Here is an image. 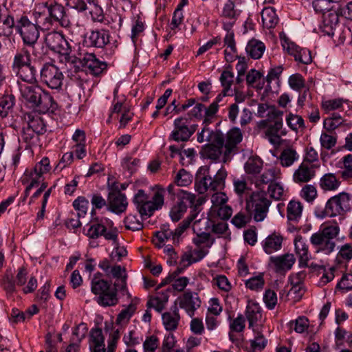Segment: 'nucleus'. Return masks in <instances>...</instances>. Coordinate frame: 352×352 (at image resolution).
<instances>
[{
	"mask_svg": "<svg viewBox=\"0 0 352 352\" xmlns=\"http://www.w3.org/2000/svg\"><path fill=\"white\" fill-rule=\"evenodd\" d=\"M227 171L224 168H221L217 173L212 177L210 175V168L208 166H202L196 174L195 188L199 194H204L208 190H221L225 188Z\"/></svg>",
	"mask_w": 352,
	"mask_h": 352,
	"instance_id": "f257e3e1",
	"label": "nucleus"
},
{
	"mask_svg": "<svg viewBox=\"0 0 352 352\" xmlns=\"http://www.w3.org/2000/svg\"><path fill=\"white\" fill-rule=\"evenodd\" d=\"M164 190L161 188L151 199L144 190H138L133 198V203L142 220L151 217L155 210L162 208L164 205Z\"/></svg>",
	"mask_w": 352,
	"mask_h": 352,
	"instance_id": "f03ea898",
	"label": "nucleus"
},
{
	"mask_svg": "<svg viewBox=\"0 0 352 352\" xmlns=\"http://www.w3.org/2000/svg\"><path fill=\"white\" fill-rule=\"evenodd\" d=\"M340 228L338 226H327L321 228L310 237L311 244L316 252L329 254L333 252L336 243L333 239L338 235Z\"/></svg>",
	"mask_w": 352,
	"mask_h": 352,
	"instance_id": "7ed1b4c3",
	"label": "nucleus"
},
{
	"mask_svg": "<svg viewBox=\"0 0 352 352\" xmlns=\"http://www.w3.org/2000/svg\"><path fill=\"white\" fill-rule=\"evenodd\" d=\"M202 203L201 199H197L195 195L186 191L182 192L179 201L170 211V217L172 221L174 222L178 221L186 211L187 208L190 207L192 210L190 215L185 220L190 219L191 223L199 212V207Z\"/></svg>",
	"mask_w": 352,
	"mask_h": 352,
	"instance_id": "20e7f679",
	"label": "nucleus"
},
{
	"mask_svg": "<svg viewBox=\"0 0 352 352\" xmlns=\"http://www.w3.org/2000/svg\"><path fill=\"white\" fill-rule=\"evenodd\" d=\"M111 281L91 279V291L98 296L96 300L100 306L111 307L118 302V298H116V291H111Z\"/></svg>",
	"mask_w": 352,
	"mask_h": 352,
	"instance_id": "39448f33",
	"label": "nucleus"
},
{
	"mask_svg": "<svg viewBox=\"0 0 352 352\" xmlns=\"http://www.w3.org/2000/svg\"><path fill=\"white\" fill-rule=\"evenodd\" d=\"M271 201L263 192H253L246 201V210L255 221H262L266 217Z\"/></svg>",
	"mask_w": 352,
	"mask_h": 352,
	"instance_id": "423d86ee",
	"label": "nucleus"
},
{
	"mask_svg": "<svg viewBox=\"0 0 352 352\" xmlns=\"http://www.w3.org/2000/svg\"><path fill=\"white\" fill-rule=\"evenodd\" d=\"M351 195L345 192L331 197L326 203L324 215L333 217L344 214L351 209Z\"/></svg>",
	"mask_w": 352,
	"mask_h": 352,
	"instance_id": "0eeeda50",
	"label": "nucleus"
},
{
	"mask_svg": "<svg viewBox=\"0 0 352 352\" xmlns=\"http://www.w3.org/2000/svg\"><path fill=\"white\" fill-rule=\"evenodd\" d=\"M75 68L80 69L87 74L98 76L102 74L107 67L104 61L99 60L94 54L86 53L82 57H75L72 60Z\"/></svg>",
	"mask_w": 352,
	"mask_h": 352,
	"instance_id": "6e6552de",
	"label": "nucleus"
},
{
	"mask_svg": "<svg viewBox=\"0 0 352 352\" xmlns=\"http://www.w3.org/2000/svg\"><path fill=\"white\" fill-rule=\"evenodd\" d=\"M190 219L182 221L178 227L173 230L170 228L168 223L161 226L160 230L154 233L153 243L158 248H162L164 245V242L168 240H173V243L178 242L179 236L189 227Z\"/></svg>",
	"mask_w": 352,
	"mask_h": 352,
	"instance_id": "1a4fd4ad",
	"label": "nucleus"
},
{
	"mask_svg": "<svg viewBox=\"0 0 352 352\" xmlns=\"http://www.w3.org/2000/svg\"><path fill=\"white\" fill-rule=\"evenodd\" d=\"M16 32L21 36L23 43L32 47H34L40 35L37 25L23 14L17 19Z\"/></svg>",
	"mask_w": 352,
	"mask_h": 352,
	"instance_id": "9d476101",
	"label": "nucleus"
},
{
	"mask_svg": "<svg viewBox=\"0 0 352 352\" xmlns=\"http://www.w3.org/2000/svg\"><path fill=\"white\" fill-rule=\"evenodd\" d=\"M63 74L54 64L45 63L41 70V81L52 89H60L63 85Z\"/></svg>",
	"mask_w": 352,
	"mask_h": 352,
	"instance_id": "9b49d317",
	"label": "nucleus"
},
{
	"mask_svg": "<svg viewBox=\"0 0 352 352\" xmlns=\"http://www.w3.org/2000/svg\"><path fill=\"white\" fill-rule=\"evenodd\" d=\"M50 168V160L47 157H43L36 164L34 168L25 170L21 179L22 184H28V186L32 188L35 187L41 181L43 175L48 173Z\"/></svg>",
	"mask_w": 352,
	"mask_h": 352,
	"instance_id": "f8f14e48",
	"label": "nucleus"
},
{
	"mask_svg": "<svg viewBox=\"0 0 352 352\" xmlns=\"http://www.w3.org/2000/svg\"><path fill=\"white\" fill-rule=\"evenodd\" d=\"M45 43L50 50L62 56H67L72 52L69 42L58 32H48L45 36Z\"/></svg>",
	"mask_w": 352,
	"mask_h": 352,
	"instance_id": "ddd939ff",
	"label": "nucleus"
},
{
	"mask_svg": "<svg viewBox=\"0 0 352 352\" xmlns=\"http://www.w3.org/2000/svg\"><path fill=\"white\" fill-rule=\"evenodd\" d=\"M224 136L219 132L215 133L211 144H208L204 148V155L211 160H217L223 155L224 161Z\"/></svg>",
	"mask_w": 352,
	"mask_h": 352,
	"instance_id": "4468645a",
	"label": "nucleus"
},
{
	"mask_svg": "<svg viewBox=\"0 0 352 352\" xmlns=\"http://www.w3.org/2000/svg\"><path fill=\"white\" fill-rule=\"evenodd\" d=\"M43 6L54 23H58L63 27H68L70 25L69 16L63 6L55 1L46 2Z\"/></svg>",
	"mask_w": 352,
	"mask_h": 352,
	"instance_id": "2eb2a0df",
	"label": "nucleus"
},
{
	"mask_svg": "<svg viewBox=\"0 0 352 352\" xmlns=\"http://www.w3.org/2000/svg\"><path fill=\"white\" fill-rule=\"evenodd\" d=\"M188 119L179 117L174 120V129L169 136V140L176 142H187L192 136V131L188 129Z\"/></svg>",
	"mask_w": 352,
	"mask_h": 352,
	"instance_id": "dca6fc26",
	"label": "nucleus"
},
{
	"mask_svg": "<svg viewBox=\"0 0 352 352\" xmlns=\"http://www.w3.org/2000/svg\"><path fill=\"white\" fill-rule=\"evenodd\" d=\"M296 262V258L293 254H284L280 256L270 257L269 265L276 273L284 274L290 270Z\"/></svg>",
	"mask_w": 352,
	"mask_h": 352,
	"instance_id": "f3484780",
	"label": "nucleus"
},
{
	"mask_svg": "<svg viewBox=\"0 0 352 352\" xmlns=\"http://www.w3.org/2000/svg\"><path fill=\"white\" fill-rule=\"evenodd\" d=\"M14 12L8 10L0 13V36L10 37L15 29L16 30L17 19Z\"/></svg>",
	"mask_w": 352,
	"mask_h": 352,
	"instance_id": "a211bd4d",
	"label": "nucleus"
},
{
	"mask_svg": "<svg viewBox=\"0 0 352 352\" xmlns=\"http://www.w3.org/2000/svg\"><path fill=\"white\" fill-rule=\"evenodd\" d=\"M243 139V134L240 129L234 127L230 130L224 139V162L229 160L230 155L236 153V146Z\"/></svg>",
	"mask_w": 352,
	"mask_h": 352,
	"instance_id": "6ab92c4d",
	"label": "nucleus"
},
{
	"mask_svg": "<svg viewBox=\"0 0 352 352\" xmlns=\"http://www.w3.org/2000/svg\"><path fill=\"white\" fill-rule=\"evenodd\" d=\"M178 300L180 308L184 309L190 317H192L195 311L201 306V300L196 292L187 291Z\"/></svg>",
	"mask_w": 352,
	"mask_h": 352,
	"instance_id": "aec40b11",
	"label": "nucleus"
},
{
	"mask_svg": "<svg viewBox=\"0 0 352 352\" xmlns=\"http://www.w3.org/2000/svg\"><path fill=\"white\" fill-rule=\"evenodd\" d=\"M109 42V33L105 30H93L85 37L84 43L87 47L102 48Z\"/></svg>",
	"mask_w": 352,
	"mask_h": 352,
	"instance_id": "412c9836",
	"label": "nucleus"
},
{
	"mask_svg": "<svg viewBox=\"0 0 352 352\" xmlns=\"http://www.w3.org/2000/svg\"><path fill=\"white\" fill-rule=\"evenodd\" d=\"M32 107H35L40 113H45L48 111L54 112L57 108V104L52 96L43 89L42 93L38 95Z\"/></svg>",
	"mask_w": 352,
	"mask_h": 352,
	"instance_id": "4be33fe9",
	"label": "nucleus"
},
{
	"mask_svg": "<svg viewBox=\"0 0 352 352\" xmlns=\"http://www.w3.org/2000/svg\"><path fill=\"white\" fill-rule=\"evenodd\" d=\"M108 204L109 210L118 214L125 212L128 206L126 197L120 191L109 193Z\"/></svg>",
	"mask_w": 352,
	"mask_h": 352,
	"instance_id": "5701e85b",
	"label": "nucleus"
},
{
	"mask_svg": "<svg viewBox=\"0 0 352 352\" xmlns=\"http://www.w3.org/2000/svg\"><path fill=\"white\" fill-rule=\"evenodd\" d=\"M316 171L313 166L302 162L293 174V180L296 183H307L314 177Z\"/></svg>",
	"mask_w": 352,
	"mask_h": 352,
	"instance_id": "b1692460",
	"label": "nucleus"
},
{
	"mask_svg": "<svg viewBox=\"0 0 352 352\" xmlns=\"http://www.w3.org/2000/svg\"><path fill=\"white\" fill-rule=\"evenodd\" d=\"M35 24L41 30H49L54 24L44 6H38L33 13Z\"/></svg>",
	"mask_w": 352,
	"mask_h": 352,
	"instance_id": "393cba45",
	"label": "nucleus"
},
{
	"mask_svg": "<svg viewBox=\"0 0 352 352\" xmlns=\"http://www.w3.org/2000/svg\"><path fill=\"white\" fill-rule=\"evenodd\" d=\"M295 252L299 258V265L302 267L308 266V261L310 255L309 254L308 245L303 238L298 235L294 239Z\"/></svg>",
	"mask_w": 352,
	"mask_h": 352,
	"instance_id": "a878e982",
	"label": "nucleus"
},
{
	"mask_svg": "<svg viewBox=\"0 0 352 352\" xmlns=\"http://www.w3.org/2000/svg\"><path fill=\"white\" fill-rule=\"evenodd\" d=\"M283 238L278 233H273L269 235L263 242V248L267 254L277 252L282 248Z\"/></svg>",
	"mask_w": 352,
	"mask_h": 352,
	"instance_id": "bb28decb",
	"label": "nucleus"
},
{
	"mask_svg": "<svg viewBox=\"0 0 352 352\" xmlns=\"http://www.w3.org/2000/svg\"><path fill=\"white\" fill-rule=\"evenodd\" d=\"M19 89L23 98L31 105L36 101L38 95L42 93L43 88L39 85H28L20 84Z\"/></svg>",
	"mask_w": 352,
	"mask_h": 352,
	"instance_id": "cd10ccee",
	"label": "nucleus"
},
{
	"mask_svg": "<svg viewBox=\"0 0 352 352\" xmlns=\"http://www.w3.org/2000/svg\"><path fill=\"white\" fill-rule=\"evenodd\" d=\"M261 311L258 303L252 301L248 302L245 309V316L249 323V328H252L261 320Z\"/></svg>",
	"mask_w": 352,
	"mask_h": 352,
	"instance_id": "c85d7f7f",
	"label": "nucleus"
},
{
	"mask_svg": "<svg viewBox=\"0 0 352 352\" xmlns=\"http://www.w3.org/2000/svg\"><path fill=\"white\" fill-rule=\"evenodd\" d=\"M342 8H340L336 13H329L327 16H324L322 25L320 26L321 31L324 34L328 36H333L336 28L338 23V16H342L339 10Z\"/></svg>",
	"mask_w": 352,
	"mask_h": 352,
	"instance_id": "c756f323",
	"label": "nucleus"
},
{
	"mask_svg": "<svg viewBox=\"0 0 352 352\" xmlns=\"http://www.w3.org/2000/svg\"><path fill=\"white\" fill-rule=\"evenodd\" d=\"M201 223V219L195 221L193 223V230L194 232H200L199 233H197L196 237H195L192 240L193 243L197 246H206L207 248H210L214 243V239H211V236L210 233L201 232V228H199V225Z\"/></svg>",
	"mask_w": 352,
	"mask_h": 352,
	"instance_id": "7c9ffc66",
	"label": "nucleus"
},
{
	"mask_svg": "<svg viewBox=\"0 0 352 352\" xmlns=\"http://www.w3.org/2000/svg\"><path fill=\"white\" fill-rule=\"evenodd\" d=\"M16 76L23 82L29 84H34L37 82L36 74L37 71L32 63L14 72Z\"/></svg>",
	"mask_w": 352,
	"mask_h": 352,
	"instance_id": "2f4dec72",
	"label": "nucleus"
},
{
	"mask_svg": "<svg viewBox=\"0 0 352 352\" xmlns=\"http://www.w3.org/2000/svg\"><path fill=\"white\" fill-rule=\"evenodd\" d=\"M31 55L28 50L25 48L16 52L13 58V62L12 65V71L14 72L18 69L30 64Z\"/></svg>",
	"mask_w": 352,
	"mask_h": 352,
	"instance_id": "473e14b6",
	"label": "nucleus"
},
{
	"mask_svg": "<svg viewBox=\"0 0 352 352\" xmlns=\"http://www.w3.org/2000/svg\"><path fill=\"white\" fill-rule=\"evenodd\" d=\"M278 160L282 166L289 167L299 160V155L292 146H287L282 150Z\"/></svg>",
	"mask_w": 352,
	"mask_h": 352,
	"instance_id": "72a5a7b5",
	"label": "nucleus"
},
{
	"mask_svg": "<svg viewBox=\"0 0 352 352\" xmlns=\"http://www.w3.org/2000/svg\"><path fill=\"white\" fill-rule=\"evenodd\" d=\"M163 324L168 331H173L177 329L180 316L176 305L173 307V312H165L162 316Z\"/></svg>",
	"mask_w": 352,
	"mask_h": 352,
	"instance_id": "f704fd0d",
	"label": "nucleus"
},
{
	"mask_svg": "<svg viewBox=\"0 0 352 352\" xmlns=\"http://www.w3.org/2000/svg\"><path fill=\"white\" fill-rule=\"evenodd\" d=\"M15 97L12 94H4L0 97V117L6 118L13 111Z\"/></svg>",
	"mask_w": 352,
	"mask_h": 352,
	"instance_id": "c9c22d12",
	"label": "nucleus"
},
{
	"mask_svg": "<svg viewBox=\"0 0 352 352\" xmlns=\"http://www.w3.org/2000/svg\"><path fill=\"white\" fill-rule=\"evenodd\" d=\"M263 25L267 29L274 28L278 21L276 10L272 7L265 8L261 12Z\"/></svg>",
	"mask_w": 352,
	"mask_h": 352,
	"instance_id": "e433bc0d",
	"label": "nucleus"
},
{
	"mask_svg": "<svg viewBox=\"0 0 352 352\" xmlns=\"http://www.w3.org/2000/svg\"><path fill=\"white\" fill-rule=\"evenodd\" d=\"M265 49V45L262 42L254 39L250 41L245 47L247 54L253 59L261 58Z\"/></svg>",
	"mask_w": 352,
	"mask_h": 352,
	"instance_id": "4c0bfd02",
	"label": "nucleus"
},
{
	"mask_svg": "<svg viewBox=\"0 0 352 352\" xmlns=\"http://www.w3.org/2000/svg\"><path fill=\"white\" fill-rule=\"evenodd\" d=\"M280 170L278 168L267 169L261 175L259 180L257 182V185L260 184H273L275 180L280 178Z\"/></svg>",
	"mask_w": 352,
	"mask_h": 352,
	"instance_id": "58836bf2",
	"label": "nucleus"
},
{
	"mask_svg": "<svg viewBox=\"0 0 352 352\" xmlns=\"http://www.w3.org/2000/svg\"><path fill=\"white\" fill-rule=\"evenodd\" d=\"M283 47L284 48L287 49V51L289 54L293 56L295 58V60L299 63H303V64H309L311 62V56L309 54H305V58H302V57L299 56V51L301 50L302 48H300L299 46L296 45L295 43L290 42L287 43V47L285 44H283Z\"/></svg>",
	"mask_w": 352,
	"mask_h": 352,
	"instance_id": "ea45409f",
	"label": "nucleus"
},
{
	"mask_svg": "<svg viewBox=\"0 0 352 352\" xmlns=\"http://www.w3.org/2000/svg\"><path fill=\"white\" fill-rule=\"evenodd\" d=\"M340 184V182L333 173L324 175L320 181V186L324 190H336L339 187Z\"/></svg>",
	"mask_w": 352,
	"mask_h": 352,
	"instance_id": "a19ab883",
	"label": "nucleus"
},
{
	"mask_svg": "<svg viewBox=\"0 0 352 352\" xmlns=\"http://www.w3.org/2000/svg\"><path fill=\"white\" fill-rule=\"evenodd\" d=\"M302 206L298 201H290L287 209V219L290 221L296 222L301 217Z\"/></svg>",
	"mask_w": 352,
	"mask_h": 352,
	"instance_id": "79ce46f5",
	"label": "nucleus"
},
{
	"mask_svg": "<svg viewBox=\"0 0 352 352\" xmlns=\"http://www.w3.org/2000/svg\"><path fill=\"white\" fill-rule=\"evenodd\" d=\"M90 6V14L94 21L103 22L104 19V14L103 9L99 5L98 0H89L88 1Z\"/></svg>",
	"mask_w": 352,
	"mask_h": 352,
	"instance_id": "37998d69",
	"label": "nucleus"
},
{
	"mask_svg": "<svg viewBox=\"0 0 352 352\" xmlns=\"http://www.w3.org/2000/svg\"><path fill=\"white\" fill-rule=\"evenodd\" d=\"M283 126V118L276 120L275 122H273L272 124H269L266 131V135L267 136H274L276 140H280L279 133L282 135H285L286 134V131L285 130H281Z\"/></svg>",
	"mask_w": 352,
	"mask_h": 352,
	"instance_id": "c03bdc74",
	"label": "nucleus"
},
{
	"mask_svg": "<svg viewBox=\"0 0 352 352\" xmlns=\"http://www.w3.org/2000/svg\"><path fill=\"white\" fill-rule=\"evenodd\" d=\"M263 168V162L260 159L250 158L244 166L245 170L248 174H258Z\"/></svg>",
	"mask_w": 352,
	"mask_h": 352,
	"instance_id": "a18cd8bd",
	"label": "nucleus"
},
{
	"mask_svg": "<svg viewBox=\"0 0 352 352\" xmlns=\"http://www.w3.org/2000/svg\"><path fill=\"white\" fill-rule=\"evenodd\" d=\"M290 329H294L298 333H303L309 327V320L305 316L298 317L295 320H292L288 323Z\"/></svg>",
	"mask_w": 352,
	"mask_h": 352,
	"instance_id": "49530a36",
	"label": "nucleus"
},
{
	"mask_svg": "<svg viewBox=\"0 0 352 352\" xmlns=\"http://www.w3.org/2000/svg\"><path fill=\"white\" fill-rule=\"evenodd\" d=\"M89 228L87 229L86 234L91 239H97L100 236H102L106 231V227L98 222H92L91 224L87 225Z\"/></svg>",
	"mask_w": 352,
	"mask_h": 352,
	"instance_id": "de8ad7c7",
	"label": "nucleus"
},
{
	"mask_svg": "<svg viewBox=\"0 0 352 352\" xmlns=\"http://www.w3.org/2000/svg\"><path fill=\"white\" fill-rule=\"evenodd\" d=\"M27 127L36 132L37 135L43 134L46 131L45 124L43 119L38 116L30 119Z\"/></svg>",
	"mask_w": 352,
	"mask_h": 352,
	"instance_id": "09e8293b",
	"label": "nucleus"
},
{
	"mask_svg": "<svg viewBox=\"0 0 352 352\" xmlns=\"http://www.w3.org/2000/svg\"><path fill=\"white\" fill-rule=\"evenodd\" d=\"M127 275H124L122 280H116L111 291H116V298H118V292H120L123 296H126L129 299L131 298V295L126 286Z\"/></svg>",
	"mask_w": 352,
	"mask_h": 352,
	"instance_id": "8fccbe9b",
	"label": "nucleus"
},
{
	"mask_svg": "<svg viewBox=\"0 0 352 352\" xmlns=\"http://www.w3.org/2000/svg\"><path fill=\"white\" fill-rule=\"evenodd\" d=\"M286 122L288 126L293 131H297L298 129L305 127L302 118L292 113H289L287 116Z\"/></svg>",
	"mask_w": 352,
	"mask_h": 352,
	"instance_id": "3c124183",
	"label": "nucleus"
},
{
	"mask_svg": "<svg viewBox=\"0 0 352 352\" xmlns=\"http://www.w3.org/2000/svg\"><path fill=\"white\" fill-rule=\"evenodd\" d=\"M135 309V305L133 303H130L126 308L122 310L121 312L118 314L116 319V323L122 324L123 322H127L133 315Z\"/></svg>",
	"mask_w": 352,
	"mask_h": 352,
	"instance_id": "603ef678",
	"label": "nucleus"
},
{
	"mask_svg": "<svg viewBox=\"0 0 352 352\" xmlns=\"http://www.w3.org/2000/svg\"><path fill=\"white\" fill-rule=\"evenodd\" d=\"M267 343V339L261 332H256L254 338L250 340L251 348L254 351H261Z\"/></svg>",
	"mask_w": 352,
	"mask_h": 352,
	"instance_id": "864d4df0",
	"label": "nucleus"
},
{
	"mask_svg": "<svg viewBox=\"0 0 352 352\" xmlns=\"http://www.w3.org/2000/svg\"><path fill=\"white\" fill-rule=\"evenodd\" d=\"M89 206L88 200L84 197H78L73 202V206L78 211V217H84L87 212Z\"/></svg>",
	"mask_w": 352,
	"mask_h": 352,
	"instance_id": "5fc2aeb1",
	"label": "nucleus"
},
{
	"mask_svg": "<svg viewBox=\"0 0 352 352\" xmlns=\"http://www.w3.org/2000/svg\"><path fill=\"white\" fill-rule=\"evenodd\" d=\"M192 179V176L190 174V173L182 168L179 170L177 173L175 178V182L177 186H187L191 184Z\"/></svg>",
	"mask_w": 352,
	"mask_h": 352,
	"instance_id": "6e6d98bb",
	"label": "nucleus"
},
{
	"mask_svg": "<svg viewBox=\"0 0 352 352\" xmlns=\"http://www.w3.org/2000/svg\"><path fill=\"white\" fill-rule=\"evenodd\" d=\"M124 223L128 230L138 231L143 228V223L138 219L135 215L129 214L125 217Z\"/></svg>",
	"mask_w": 352,
	"mask_h": 352,
	"instance_id": "4d7b16f0",
	"label": "nucleus"
},
{
	"mask_svg": "<svg viewBox=\"0 0 352 352\" xmlns=\"http://www.w3.org/2000/svg\"><path fill=\"white\" fill-rule=\"evenodd\" d=\"M219 80L221 86L223 87V89H227L230 93H233L231 89V86L234 82V74L232 72L225 70L223 71L220 76Z\"/></svg>",
	"mask_w": 352,
	"mask_h": 352,
	"instance_id": "13d9d810",
	"label": "nucleus"
},
{
	"mask_svg": "<svg viewBox=\"0 0 352 352\" xmlns=\"http://www.w3.org/2000/svg\"><path fill=\"white\" fill-rule=\"evenodd\" d=\"M219 104H216V103L212 102L208 107H206L204 109V125H208L212 122V118L215 116L216 113L219 110Z\"/></svg>",
	"mask_w": 352,
	"mask_h": 352,
	"instance_id": "bf43d9fd",
	"label": "nucleus"
},
{
	"mask_svg": "<svg viewBox=\"0 0 352 352\" xmlns=\"http://www.w3.org/2000/svg\"><path fill=\"white\" fill-rule=\"evenodd\" d=\"M234 190L239 195L242 196L243 194H248L250 191V188L243 178H234L233 180Z\"/></svg>",
	"mask_w": 352,
	"mask_h": 352,
	"instance_id": "052dcab7",
	"label": "nucleus"
},
{
	"mask_svg": "<svg viewBox=\"0 0 352 352\" xmlns=\"http://www.w3.org/2000/svg\"><path fill=\"white\" fill-rule=\"evenodd\" d=\"M347 102V100H344L342 98L328 100L322 102V107L325 111H330L340 109L342 107L343 103Z\"/></svg>",
	"mask_w": 352,
	"mask_h": 352,
	"instance_id": "680f3d73",
	"label": "nucleus"
},
{
	"mask_svg": "<svg viewBox=\"0 0 352 352\" xmlns=\"http://www.w3.org/2000/svg\"><path fill=\"white\" fill-rule=\"evenodd\" d=\"M288 82L290 87L296 91H300L305 86V80L300 74L291 75L289 78Z\"/></svg>",
	"mask_w": 352,
	"mask_h": 352,
	"instance_id": "e2e57ef3",
	"label": "nucleus"
},
{
	"mask_svg": "<svg viewBox=\"0 0 352 352\" xmlns=\"http://www.w3.org/2000/svg\"><path fill=\"white\" fill-rule=\"evenodd\" d=\"M159 339L156 336L147 337L143 343L144 352H155L159 346Z\"/></svg>",
	"mask_w": 352,
	"mask_h": 352,
	"instance_id": "0e129e2a",
	"label": "nucleus"
},
{
	"mask_svg": "<svg viewBox=\"0 0 352 352\" xmlns=\"http://www.w3.org/2000/svg\"><path fill=\"white\" fill-rule=\"evenodd\" d=\"M265 281L262 274L252 277L245 282V286L252 290H258L263 288Z\"/></svg>",
	"mask_w": 352,
	"mask_h": 352,
	"instance_id": "69168bd1",
	"label": "nucleus"
},
{
	"mask_svg": "<svg viewBox=\"0 0 352 352\" xmlns=\"http://www.w3.org/2000/svg\"><path fill=\"white\" fill-rule=\"evenodd\" d=\"M320 142L323 148L329 150L335 146L337 139L333 135L322 133L320 138Z\"/></svg>",
	"mask_w": 352,
	"mask_h": 352,
	"instance_id": "338daca9",
	"label": "nucleus"
},
{
	"mask_svg": "<svg viewBox=\"0 0 352 352\" xmlns=\"http://www.w3.org/2000/svg\"><path fill=\"white\" fill-rule=\"evenodd\" d=\"M338 257L343 261H349L352 258V245L345 243L340 248Z\"/></svg>",
	"mask_w": 352,
	"mask_h": 352,
	"instance_id": "774afa93",
	"label": "nucleus"
}]
</instances>
